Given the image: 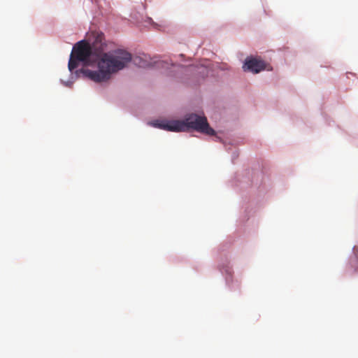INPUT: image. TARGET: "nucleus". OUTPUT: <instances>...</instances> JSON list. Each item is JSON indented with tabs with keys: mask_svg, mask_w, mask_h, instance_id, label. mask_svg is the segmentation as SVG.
Listing matches in <instances>:
<instances>
[{
	"mask_svg": "<svg viewBox=\"0 0 358 358\" xmlns=\"http://www.w3.org/2000/svg\"><path fill=\"white\" fill-rule=\"evenodd\" d=\"M106 44L103 35L98 34L90 45L85 41L78 42L73 47L69 61V69L72 71L78 66L79 62L85 64L92 57L97 62L96 71L83 68L80 73L95 83L106 82L111 76L126 67L131 61L132 56L129 52L117 49L112 52H105Z\"/></svg>",
	"mask_w": 358,
	"mask_h": 358,
	"instance_id": "f257e3e1",
	"label": "nucleus"
},
{
	"mask_svg": "<svg viewBox=\"0 0 358 358\" xmlns=\"http://www.w3.org/2000/svg\"><path fill=\"white\" fill-rule=\"evenodd\" d=\"M182 122L185 125L184 131L194 130L209 136L215 134V130L209 126L205 116L191 113L187 115Z\"/></svg>",
	"mask_w": 358,
	"mask_h": 358,
	"instance_id": "f03ea898",
	"label": "nucleus"
},
{
	"mask_svg": "<svg viewBox=\"0 0 358 358\" xmlns=\"http://www.w3.org/2000/svg\"><path fill=\"white\" fill-rule=\"evenodd\" d=\"M155 127L169 131L180 132L184 131V124L182 120H157L152 123Z\"/></svg>",
	"mask_w": 358,
	"mask_h": 358,
	"instance_id": "7ed1b4c3",
	"label": "nucleus"
},
{
	"mask_svg": "<svg viewBox=\"0 0 358 358\" xmlns=\"http://www.w3.org/2000/svg\"><path fill=\"white\" fill-rule=\"evenodd\" d=\"M245 71H249L254 73H258L266 69V64L260 58L250 57L245 59L243 66Z\"/></svg>",
	"mask_w": 358,
	"mask_h": 358,
	"instance_id": "20e7f679",
	"label": "nucleus"
},
{
	"mask_svg": "<svg viewBox=\"0 0 358 358\" xmlns=\"http://www.w3.org/2000/svg\"><path fill=\"white\" fill-rule=\"evenodd\" d=\"M199 69H201V71H199L200 73H204L207 71L206 68L203 66H200Z\"/></svg>",
	"mask_w": 358,
	"mask_h": 358,
	"instance_id": "39448f33",
	"label": "nucleus"
}]
</instances>
